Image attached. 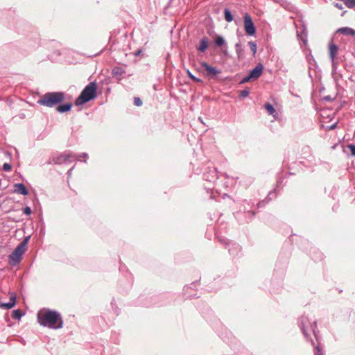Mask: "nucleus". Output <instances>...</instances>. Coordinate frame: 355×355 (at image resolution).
Segmentation results:
<instances>
[{
	"label": "nucleus",
	"mask_w": 355,
	"mask_h": 355,
	"mask_svg": "<svg viewBox=\"0 0 355 355\" xmlns=\"http://www.w3.org/2000/svg\"><path fill=\"white\" fill-rule=\"evenodd\" d=\"M141 53H142V49H139L134 53V55H135V56L137 57V56L140 55L141 54Z\"/></svg>",
	"instance_id": "39"
},
{
	"label": "nucleus",
	"mask_w": 355,
	"mask_h": 355,
	"mask_svg": "<svg viewBox=\"0 0 355 355\" xmlns=\"http://www.w3.org/2000/svg\"><path fill=\"white\" fill-rule=\"evenodd\" d=\"M74 157H76V159H77L78 157V158H80V157H83V158H85V159H87V158L88 157V155H87V153H83L80 154V155H78V156H75Z\"/></svg>",
	"instance_id": "38"
},
{
	"label": "nucleus",
	"mask_w": 355,
	"mask_h": 355,
	"mask_svg": "<svg viewBox=\"0 0 355 355\" xmlns=\"http://www.w3.org/2000/svg\"><path fill=\"white\" fill-rule=\"evenodd\" d=\"M73 168V167H72L71 169H69V171H68V173H71V171H72Z\"/></svg>",
	"instance_id": "44"
},
{
	"label": "nucleus",
	"mask_w": 355,
	"mask_h": 355,
	"mask_svg": "<svg viewBox=\"0 0 355 355\" xmlns=\"http://www.w3.org/2000/svg\"><path fill=\"white\" fill-rule=\"evenodd\" d=\"M31 236H26L24 240L16 247L14 251L9 255V264L10 266H16L22 258L23 254L26 251V246L30 240Z\"/></svg>",
	"instance_id": "5"
},
{
	"label": "nucleus",
	"mask_w": 355,
	"mask_h": 355,
	"mask_svg": "<svg viewBox=\"0 0 355 355\" xmlns=\"http://www.w3.org/2000/svg\"><path fill=\"white\" fill-rule=\"evenodd\" d=\"M297 33V37L300 41V45L306 46L307 44L308 31L304 24H295Z\"/></svg>",
	"instance_id": "7"
},
{
	"label": "nucleus",
	"mask_w": 355,
	"mask_h": 355,
	"mask_svg": "<svg viewBox=\"0 0 355 355\" xmlns=\"http://www.w3.org/2000/svg\"><path fill=\"white\" fill-rule=\"evenodd\" d=\"M332 64V71L331 76L336 82H338L339 78H342L343 76L340 71H338V63L335 60L331 61Z\"/></svg>",
	"instance_id": "12"
},
{
	"label": "nucleus",
	"mask_w": 355,
	"mask_h": 355,
	"mask_svg": "<svg viewBox=\"0 0 355 355\" xmlns=\"http://www.w3.org/2000/svg\"><path fill=\"white\" fill-rule=\"evenodd\" d=\"M37 320L40 325L50 329H58L63 326L61 315L54 310H40L37 313Z\"/></svg>",
	"instance_id": "1"
},
{
	"label": "nucleus",
	"mask_w": 355,
	"mask_h": 355,
	"mask_svg": "<svg viewBox=\"0 0 355 355\" xmlns=\"http://www.w3.org/2000/svg\"><path fill=\"white\" fill-rule=\"evenodd\" d=\"M343 2L345 6L349 8L355 7V0H345Z\"/></svg>",
	"instance_id": "27"
},
{
	"label": "nucleus",
	"mask_w": 355,
	"mask_h": 355,
	"mask_svg": "<svg viewBox=\"0 0 355 355\" xmlns=\"http://www.w3.org/2000/svg\"><path fill=\"white\" fill-rule=\"evenodd\" d=\"M2 168L5 171H10L12 169V166L8 163H4Z\"/></svg>",
	"instance_id": "34"
},
{
	"label": "nucleus",
	"mask_w": 355,
	"mask_h": 355,
	"mask_svg": "<svg viewBox=\"0 0 355 355\" xmlns=\"http://www.w3.org/2000/svg\"><path fill=\"white\" fill-rule=\"evenodd\" d=\"M236 52L239 58H241L243 54V49L240 43H236L235 45Z\"/></svg>",
	"instance_id": "26"
},
{
	"label": "nucleus",
	"mask_w": 355,
	"mask_h": 355,
	"mask_svg": "<svg viewBox=\"0 0 355 355\" xmlns=\"http://www.w3.org/2000/svg\"><path fill=\"white\" fill-rule=\"evenodd\" d=\"M299 327H300L304 337L308 340L310 338V333H312L318 340V327L317 322L314 320L313 322L306 316H302L299 320Z\"/></svg>",
	"instance_id": "4"
},
{
	"label": "nucleus",
	"mask_w": 355,
	"mask_h": 355,
	"mask_svg": "<svg viewBox=\"0 0 355 355\" xmlns=\"http://www.w3.org/2000/svg\"><path fill=\"white\" fill-rule=\"evenodd\" d=\"M64 94L61 92H48L37 101V103L48 107H53L62 103L64 100Z\"/></svg>",
	"instance_id": "3"
},
{
	"label": "nucleus",
	"mask_w": 355,
	"mask_h": 355,
	"mask_svg": "<svg viewBox=\"0 0 355 355\" xmlns=\"http://www.w3.org/2000/svg\"><path fill=\"white\" fill-rule=\"evenodd\" d=\"M247 213H248V214L250 215L251 217H253L255 214L254 211H249Z\"/></svg>",
	"instance_id": "41"
},
{
	"label": "nucleus",
	"mask_w": 355,
	"mask_h": 355,
	"mask_svg": "<svg viewBox=\"0 0 355 355\" xmlns=\"http://www.w3.org/2000/svg\"><path fill=\"white\" fill-rule=\"evenodd\" d=\"M125 73L124 69L121 67H115L112 69V74L116 78L121 79L122 76Z\"/></svg>",
	"instance_id": "19"
},
{
	"label": "nucleus",
	"mask_w": 355,
	"mask_h": 355,
	"mask_svg": "<svg viewBox=\"0 0 355 355\" xmlns=\"http://www.w3.org/2000/svg\"><path fill=\"white\" fill-rule=\"evenodd\" d=\"M253 80L251 77H250V74L244 77L240 82V84H244L246 83L250 80Z\"/></svg>",
	"instance_id": "32"
},
{
	"label": "nucleus",
	"mask_w": 355,
	"mask_h": 355,
	"mask_svg": "<svg viewBox=\"0 0 355 355\" xmlns=\"http://www.w3.org/2000/svg\"><path fill=\"white\" fill-rule=\"evenodd\" d=\"M336 123L333 124L332 125H331L330 129H334L336 128Z\"/></svg>",
	"instance_id": "43"
},
{
	"label": "nucleus",
	"mask_w": 355,
	"mask_h": 355,
	"mask_svg": "<svg viewBox=\"0 0 355 355\" xmlns=\"http://www.w3.org/2000/svg\"><path fill=\"white\" fill-rule=\"evenodd\" d=\"M218 240L219 241L222 243V244H224L225 245H228L230 243L227 241V239L225 238H218Z\"/></svg>",
	"instance_id": "36"
},
{
	"label": "nucleus",
	"mask_w": 355,
	"mask_h": 355,
	"mask_svg": "<svg viewBox=\"0 0 355 355\" xmlns=\"http://www.w3.org/2000/svg\"><path fill=\"white\" fill-rule=\"evenodd\" d=\"M72 103H68L64 105H58L56 107V110L60 113H64L69 112L71 110Z\"/></svg>",
	"instance_id": "16"
},
{
	"label": "nucleus",
	"mask_w": 355,
	"mask_h": 355,
	"mask_svg": "<svg viewBox=\"0 0 355 355\" xmlns=\"http://www.w3.org/2000/svg\"><path fill=\"white\" fill-rule=\"evenodd\" d=\"M207 171L203 174V179L207 182H214L218 178V171L215 168H208Z\"/></svg>",
	"instance_id": "8"
},
{
	"label": "nucleus",
	"mask_w": 355,
	"mask_h": 355,
	"mask_svg": "<svg viewBox=\"0 0 355 355\" xmlns=\"http://www.w3.org/2000/svg\"><path fill=\"white\" fill-rule=\"evenodd\" d=\"M187 75L189 76V78H190L191 80H193V81L196 82V83H202V80L197 77H196L194 75H193L190 71H187Z\"/></svg>",
	"instance_id": "28"
},
{
	"label": "nucleus",
	"mask_w": 355,
	"mask_h": 355,
	"mask_svg": "<svg viewBox=\"0 0 355 355\" xmlns=\"http://www.w3.org/2000/svg\"><path fill=\"white\" fill-rule=\"evenodd\" d=\"M329 58L331 61H334L336 58V55L338 51V46L337 44H334L333 41H331L329 44Z\"/></svg>",
	"instance_id": "14"
},
{
	"label": "nucleus",
	"mask_w": 355,
	"mask_h": 355,
	"mask_svg": "<svg viewBox=\"0 0 355 355\" xmlns=\"http://www.w3.org/2000/svg\"><path fill=\"white\" fill-rule=\"evenodd\" d=\"M249 94H250V89H249V88H246L240 92L239 97L242 98H245L249 95Z\"/></svg>",
	"instance_id": "29"
},
{
	"label": "nucleus",
	"mask_w": 355,
	"mask_h": 355,
	"mask_svg": "<svg viewBox=\"0 0 355 355\" xmlns=\"http://www.w3.org/2000/svg\"><path fill=\"white\" fill-rule=\"evenodd\" d=\"M97 88V85L95 82L89 83L76 99L75 105L77 106L83 105L94 99L96 96Z\"/></svg>",
	"instance_id": "2"
},
{
	"label": "nucleus",
	"mask_w": 355,
	"mask_h": 355,
	"mask_svg": "<svg viewBox=\"0 0 355 355\" xmlns=\"http://www.w3.org/2000/svg\"><path fill=\"white\" fill-rule=\"evenodd\" d=\"M16 304V297L15 294H12L10 297V301L8 302H0V308L3 309H10L15 306Z\"/></svg>",
	"instance_id": "13"
},
{
	"label": "nucleus",
	"mask_w": 355,
	"mask_h": 355,
	"mask_svg": "<svg viewBox=\"0 0 355 355\" xmlns=\"http://www.w3.org/2000/svg\"><path fill=\"white\" fill-rule=\"evenodd\" d=\"M224 15H225V19L227 21L230 22L233 20V16L232 15L231 11L229 9L225 8L224 10Z\"/></svg>",
	"instance_id": "22"
},
{
	"label": "nucleus",
	"mask_w": 355,
	"mask_h": 355,
	"mask_svg": "<svg viewBox=\"0 0 355 355\" xmlns=\"http://www.w3.org/2000/svg\"><path fill=\"white\" fill-rule=\"evenodd\" d=\"M32 211H31V209L29 207H26L24 209V213L26 214V215H30L31 214Z\"/></svg>",
	"instance_id": "37"
},
{
	"label": "nucleus",
	"mask_w": 355,
	"mask_h": 355,
	"mask_svg": "<svg viewBox=\"0 0 355 355\" xmlns=\"http://www.w3.org/2000/svg\"><path fill=\"white\" fill-rule=\"evenodd\" d=\"M314 355H324L323 352L319 345L315 346Z\"/></svg>",
	"instance_id": "31"
},
{
	"label": "nucleus",
	"mask_w": 355,
	"mask_h": 355,
	"mask_svg": "<svg viewBox=\"0 0 355 355\" xmlns=\"http://www.w3.org/2000/svg\"><path fill=\"white\" fill-rule=\"evenodd\" d=\"M13 192L18 194L26 196L28 194V191L25 185L22 183H16L14 184Z\"/></svg>",
	"instance_id": "11"
},
{
	"label": "nucleus",
	"mask_w": 355,
	"mask_h": 355,
	"mask_svg": "<svg viewBox=\"0 0 355 355\" xmlns=\"http://www.w3.org/2000/svg\"><path fill=\"white\" fill-rule=\"evenodd\" d=\"M229 252H230V254H232L231 249L229 250Z\"/></svg>",
	"instance_id": "45"
},
{
	"label": "nucleus",
	"mask_w": 355,
	"mask_h": 355,
	"mask_svg": "<svg viewBox=\"0 0 355 355\" xmlns=\"http://www.w3.org/2000/svg\"><path fill=\"white\" fill-rule=\"evenodd\" d=\"M202 67L205 68L207 71V76H217L221 73V71L214 67L210 66L207 62H202L200 63Z\"/></svg>",
	"instance_id": "9"
},
{
	"label": "nucleus",
	"mask_w": 355,
	"mask_h": 355,
	"mask_svg": "<svg viewBox=\"0 0 355 355\" xmlns=\"http://www.w3.org/2000/svg\"><path fill=\"white\" fill-rule=\"evenodd\" d=\"M264 107L270 115L274 116L277 114V112L272 104L266 103Z\"/></svg>",
	"instance_id": "20"
},
{
	"label": "nucleus",
	"mask_w": 355,
	"mask_h": 355,
	"mask_svg": "<svg viewBox=\"0 0 355 355\" xmlns=\"http://www.w3.org/2000/svg\"><path fill=\"white\" fill-rule=\"evenodd\" d=\"M337 33L344 35H351L355 37V30L349 27H343L338 29Z\"/></svg>",
	"instance_id": "15"
},
{
	"label": "nucleus",
	"mask_w": 355,
	"mask_h": 355,
	"mask_svg": "<svg viewBox=\"0 0 355 355\" xmlns=\"http://www.w3.org/2000/svg\"><path fill=\"white\" fill-rule=\"evenodd\" d=\"M263 69V64L258 63L256 67L250 71V77H251L253 80H257L262 74Z\"/></svg>",
	"instance_id": "10"
},
{
	"label": "nucleus",
	"mask_w": 355,
	"mask_h": 355,
	"mask_svg": "<svg viewBox=\"0 0 355 355\" xmlns=\"http://www.w3.org/2000/svg\"><path fill=\"white\" fill-rule=\"evenodd\" d=\"M276 196H277V194H276V191H275V190H274V191H270V192L268 193V195L267 198H266V200H263L262 202H259V204H258V207H261V205H262V204H264L266 201V202H268V201L271 200H272V198H275V197H276Z\"/></svg>",
	"instance_id": "21"
},
{
	"label": "nucleus",
	"mask_w": 355,
	"mask_h": 355,
	"mask_svg": "<svg viewBox=\"0 0 355 355\" xmlns=\"http://www.w3.org/2000/svg\"><path fill=\"white\" fill-rule=\"evenodd\" d=\"M245 30L248 35H254L256 33V28L254 24H244Z\"/></svg>",
	"instance_id": "18"
},
{
	"label": "nucleus",
	"mask_w": 355,
	"mask_h": 355,
	"mask_svg": "<svg viewBox=\"0 0 355 355\" xmlns=\"http://www.w3.org/2000/svg\"><path fill=\"white\" fill-rule=\"evenodd\" d=\"M324 99L329 101H332L334 99L331 98L329 96H327L324 97Z\"/></svg>",
	"instance_id": "40"
},
{
	"label": "nucleus",
	"mask_w": 355,
	"mask_h": 355,
	"mask_svg": "<svg viewBox=\"0 0 355 355\" xmlns=\"http://www.w3.org/2000/svg\"><path fill=\"white\" fill-rule=\"evenodd\" d=\"M347 148H348L350 150V153L352 156H355V145L354 144H348L347 146Z\"/></svg>",
	"instance_id": "30"
},
{
	"label": "nucleus",
	"mask_w": 355,
	"mask_h": 355,
	"mask_svg": "<svg viewBox=\"0 0 355 355\" xmlns=\"http://www.w3.org/2000/svg\"><path fill=\"white\" fill-rule=\"evenodd\" d=\"M248 45L252 52V55L253 56L255 55L256 53H257V44L255 42H253V41H250L248 42Z\"/></svg>",
	"instance_id": "25"
},
{
	"label": "nucleus",
	"mask_w": 355,
	"mask_h": 355,
	"mask_svg": "<svg viewBox=\"0 0 355 355\" xmlns=\"http://www.w3.org/2000/svg\"><path fill=\"white\" fill-rule=\"evenodd\" d=\"M215 44L218 46H222L225 44V41L222 36H217L215 39Z\"/></svg>",
	"instance_id": "24"
},
{
	"label": "nucleus",
	"mask_w": 355,
	"mask_h": 355,
	"mask_svg": "<svg viewBox=\"0 0 355 355\" xmlns=\"http://www.w3.org/2000/svg\"><path fill=\"white\" fill-rule=\"evenodd\" d=\"M142 101L139 98V97H135L134 98V104L136 105V106H141L142 105Z\"/></svg>",
	"instance_id": "33"
},
{
	"label": "nucleus",
	"mask_w": 355,
	"mask_h": 355,
	"mask_svg": "<svg viewBox=\"0 0 355 355\" xmlns=\"http://www.w3.org/2000/svg\"><path fill=\"white\" fill-rule=\"evenodd\" d=\"M244 22H252L251 16L248 13L244 16Z\"/></svg>",
	"instance_id": "35"
},
{
	"label": "nucleus",
	"mask_w": 355,
	"mask_h": 355,
	"mask_svg": "<svg viewBox=\"0 0 355 355\" xmlns=\"http://www.w3.org/2000/svg\"><path fill=\"white\" fill-rule=\"evenodd\" d=\"M23 315V313L19 309H16L12 311V317L15 320H19Z\"/></svg>",
	"instance_id": "23"
},
{
	"label": "nucleus",
	"mask_w": 355,
	"mask_h": 355,
	"mask_svg": "<svg viewBox=\"0 0 355 355\" xmlns=\"http://www.w3.org/2000/svg\"><path fill=\"white\" fill-rule=\"evenodd\" d=\"M335 6L337 7L339 9H342V5L339 3H336Z\"/></svg>",
	"instance_id": "42"
},
{
	"label": "nucleus",
	"mask_w": 355,
	"mask_h": 355,
	"mask_svg": "<svg viewBox=\"0 0 355 355\" xmlns=\"http://www.w3.org/2000/svg\"><path fill=\"white\" fill-rule=\"evenodd\" d=\"M74 157L75 155H73L69 152H64L60 154H55L49 158L48 164H62L70 163V158H74Z\"/></svg>",
	"instance_id": "6"
},
{
	"label": "nucleus",
	"mask_w": 355,
	"mask_h": 355,
	"mask_svg": "<svg viewBox=\"0 0 355 355\" xmlns=\"http://www.w3.org/2000/svg\"><path fill=\"white\" fill-rule=\"evenodd\" d=\"M208 47V39L206 37L202 38L200 41L199 46L197 47L198 51L204 52Z\"/></svg>",
	"instance_id": "17"
}]
</instances>
